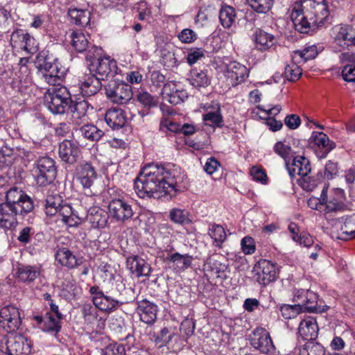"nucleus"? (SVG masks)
<instances>
[{"instance_id": "obj_1", "label": "nucleus", "mask_w": 355, "mask_h": 355, "mask_svg": "<svg viewBox=\"0 0 355 355\" xmlns=\"http://www.w3.org/2000/svg\"><path fill=\"white\" fill-rule=\"evenodd\" d=\"M186 175L171 164H150L144 166L136 180L134 189L139 198H159L173 196L182 188Z\"/></svg>"}, {"instance_id": "obj_2", "label": "nucleus", "mask_w": 355, "mask_h": 355, "mask_svg": "<svg viewBox=\"0 0 355 355\" xmlns=\"http://www.w3.org/2000/svg\"><path fill=\"white\" fill-rule=\"evenodd\" d=\"M329 14L326 0H300L294 4L291 18L296 31L309 33L328 22Z\"/></svg>"}, {"instance_id": "obj_3", "label": "nucleus", "mask_w": 355, "mask_h": 355, "mask_svg": "<svg viewBox=\"0 0 355 355\" xmlns=\"http://www.w3.org/2000/svg\"><path fill=\"white\" fill-rule=\"evenodd\" d=\"M6 202L17 216H24L31 212L34 209V202L32 198L24 191L16 187L8 191Z\"/></svg>"}, {"instance_id": "obj_4", "label": "nucleus", "mask_w": 355, "mask_h": 355, "mask_svg": "<svg viewBox=\"0 0 355 355\" xmlns=\"http://www.w3.org/2000/svg\"><path fill=\"white\" fill-rule=\"evenodd\" d=\"M343 196L342 189L336 188L329 189L328 184H324L320 193V205L324 207V214L336 213L345 209L341 201Z\"/></svg>"}, {"instance_id": "obj_5", "label": "nucleus", "mask_w": 355, "mask_h": 355, "mask_svg": "<svg viewBox=\"0 0 355 355\" xmlns=\"http://www.w3.org/2000/svg\"><path fill=\"white\" fill-rule=\"evenodd\" d=\"M57 170L55 161L49 157H40L34 168L36 184L40 187H45L51 184L56 177Z\"/></svg>"}, {"instance_id": "obj_6", "label": "nucleus", "mask_w": 355, "mask_h": 355, "mask_svg": "<svg viewBox=\"0 0 355 355\" xmlns=\"http://www.w3.org/2000/svg\"><path fill=\"white\" fill-rule=\"evenodd\" d=\"M107 208L110 216L118 223H125L134 215L132 205L123 197H112Z\"/></svg>"}, {"instance_id": "obj_7", "label": "nucleus", "mask_w": 355, "mask_h": 355, "mask_svg": "<svg viewBox=\"0 0 355 355\" xmlns=\"http://www.w3.org/2000/svg\"><path fill=\"white\" fill-rule=\"evenodd\" d=\"M64 73L65 69L62 67L58 60L57 58L51 60L50 57L45 58L44 64L40 68L41 78L52 86L60 83Z\"/></svg>"}, {"instance_id": "obj_8", "label": "nucleus", "mask_w": 355, "mask_h": 355, "mask_svg": "<svg viewBox=\"0 0 355 355\" xmlns=\"http://www.w3.org/2000/svg\"><path fill=\"white\" fill-rule=\"evenodd\" d=\"M105 89L106 96L114 103L125 104L132 97L131 86L124 82L110 81Z\"/></svg>"}, {"instance_id": "obj_9", "label": "nucleus", "mask_w": 355, "mask_h": 355, "mask_svg": "<svg viewBox=\"0 0 355 355\" xmlns=\"http://www.w3.org/2000/svg\"><path fill=\"white\" fill-rule=\"evenodd\" d=\"M250 343L252 347L261 353L276 355V348L270 335L264 328L255 329L250 335Z\"/></svg>"}, {"instance_id": "obj_10", "label": "nucleus", "mask_w": 355, "mask_h": 355, "mask_svg": "<svg viewBox=\"0 0 355 355\" xmlns=\"http://www.w3.org/2000/svg\"><path fill=\"white\" fill-rule=\"evenodd\" d=\"M21 324L19 309L12 305H7L0 310V326L8 333L15 332Z\"/></svg>"}, {"instance_id": "obj_11", "label": "nucleus", "mask_w": 355, "mask_h": 355, "mask_svg": "<svg viewBox=\"0 0 355 355\" xmlns=\"http://www.w3.org/2000/svg\"><path fill=\"white\" fill-rule=\"evenodd\" d=\"M89 293L92 295V302L99 310L110 313L123 304L118 300L105 295L97 286L90 287Z\"/></svg>"}, {"instance_id": "obj_12", "label": "nucleus", "mask_w": 355, "mask_h": 355, "mask_svg": "<svg viewBox=\"0 0 355 355\" xmlns=\"http://www.w3.org/2000/svg\"><path fill=\"white\" fill-rule=\"evenodd\" d=\"M254 270L256 272L257 281L263 286L274 282L277 278L278 270L276 264L266 259L258 261Z\"/></svg>"}, {"instance_id": "obj_13", "label": "nucleus", "mask_w": 355, "mask_h": 355, "mask_svg": "<svg viewBox=\"0 0 355 355\" xmlns=\"http://www.w3.org/2000/svg\"><path fill=\"white\" fill-rule=\"evenodd\" d=\"M118 69L116 62L110 57H101L96 62L90 64V71H94V74L99 79L103 80L110 77H113Z\"/></svg>"}, {"instance_id": "obj_14", "label": "nucleus", "mask_w": 355, "mask_h": 355, "mask_svg": "<svg viewBox=\"0 0 355 355\" xmlns=\"http://www.w3.org/2000/svg\"><path fill=\"white\" fill-rule=\"evenodd\" d=\"M32 344L30 340L21 334L10 336L6 343L7 355H29Z\"/></svg>"}, {"instance_id": "obj_15", "label": "nucleus", "mask_w": 355, "mask_h": 355, "mask_svg": "<svg viewBox=\"0 0 355 355\" xmlns=\"http://www.w3.org/2000/svg\"><path fill=\"white\" fill-rule=\"evenodd\" d=\"M250 70L243 64L236 62H230L226 65L225 76L230 81L229 85L235 87L248 78Z\"/></svg>"}, {"instance_id": "obj_16", "label": "nucleus", "mask_w": 355, "mask_h": 355, "mask_svg": "<svg viewBox=\"0 0 355 355\" xmlns=\"http://www.w3.org/2000/svg\"><path fill=\"white\" fill-rule=\"evenodd\" d=\"M309 139L316 146L315 153L319 159L325 158L336 147L335 142L322 132H313Z\"/></svg>"}, {"instance_id": "obj_17", "label": "nucleus", "mask_w": 355, "mask_h": 355, "mask_svg": "<svg viewBox=\"0 0 355 355\" xmlns=\"http://www.w3.org/2000/svg\"><path fill=\"white\" fill-rule=\"evenodd\" d=\"M76 178L85 189H89L97 178L95 168L90 162H82L76 167Z\"/></svg>"}, {"instance_id": "obj_18", "label": "nucleus", "mask_w": 355, "mask_h": 355, "mask_svg": "<svg viewBox=\"0 0 355 355\" xmlns=\"http://www.w3.org/2000/svg\"><path fill=\"white\" fill-rule=\"evenodd\" d=\"M137 312L140 320L147 324H153L157 320L158 307L156 304L146 299L137 301Z\"/></svg>"}, {"instance_id": "obj_19", "label": "nucleus", "mask_w": 355, "mask_h": 355, "mask_svg": "<svg viewBox=\"0 0 355 355\" xmlns=\"http://www.w3.org/2000/svg\"><path fill=\"white\" fill-rule=\"evenodd\" d=\"M286 166L291 178L296 175L302 177L309 175L311 170L309 160L302 155L295 156L291 163L288 160L286 162Z\"/></svg>"}, {"instance_id": "obj_20", "label": "nucleus", "mask_w": 355, "mask_h": 355, "mask_svg": "<svg viewBox=\"0 0 355 355\" xmlns=\"http://www.w3.org/2000/svg\"><path fill=\"white\" fill-rule=\"evenodd\" d=\"M39 327L44 331L56 335L61 329V320L56 315L53 316L51 313H46L44 316L35 315L33 318Z\"/></svg>"}, {"instance_id": "obj_21", "label": "nucleus", "mask_w": 355, "mask_h": 355, "mask_svg": "<svg viewBox=\"0 0 355 355\" xmlns=\"http://www.w3.org/2000/svg\"><path fill=\"white\" fill-rule=\"evenodd\" d=\"M80 148L76 143L65 139L59 144L58 154L61 159L68 164H74L79 156Z\"/></svg>"}, {"instance_id": "obj_22", "label": "nucleus", "mask_w": 355, "mask_h": 355, "mask_svg": "<svg viewBox=\"0 0 355 355\" xmlns=\"http://www.w3.org/2000/svg\"><path fill=\"white\" fill-rule=\"evenodd\" d=\"M101 79L91 73L85 74L79 80L80 92L84 96H92L98 93L102 87Z\"/></svg>"}, {"instance_id": "obj_23", "label": "nucleus", "mask_w": 355, "mask_h": 355, "mask_svg": "<svg viewBox=\"0 0 355 355\" xmlns=\"http://www.w3.org/2000/svg\"><path fill=\"white\" fill-rule=\"evenodd\" d=\"M318 326L315 318L308 317L302 320L298 327V334L303 340L313 341L318 334Z\"/></svg>"}, {"instance_id": "obj_24", "label": "nucleus", "mask_w": 355, "mask_h": 355, "mask_svg": "<svg viewBox=\"0 0 355 355\" xmlns=\"http://www.w3.org/2000/svg\"><path fill=\"white\" fill-rule=\"evenodd\" d=\"M56 261L62 266L69 269L74 268L80 266L83 263V258H77L72 252L67 248H59L55 254Z\"/></svg>"}, {"instance_id": "obj_25", "label": "nucleus", "mask_w": 355, "mask_h": 355, "mask_svg": "<svg viewBox=\"0 0 355 355\" xmlns=\"http://www.w3.org/2000/svg\"><path fill=\"white\" fill-rule=\"evenodd\" d=\"M127 266L132 274L137 277H148L151 268L150 265L139 256H132L127 259Z\"/></svg>"}, {"instance_id": "obj_26", "label": "nucleus", "mask_w": 355, "mask_h": 355, "mask_svg": "<svg viewBox=\"0 0 355 355\" xmlns=\"http://www.w3.org/2000/svg\"><path fill=\"white\" fill-rule=\"evenodd\" d=\"M126 116L123 110L119 108H111L105 115L106 123L112 130H119L123 128L126 123Z\"/></svg>"}, {"instance_id": "obj_27", "label": "nucleus", "mask_w": 355, "mask_h": 355, "mask_svg": "<svg viewBox=\"0 0 355 355\" xmlns=\"http://www.w3.org/2000/svg\"><path fill=\"white\" fill-rule=\"evenodd\" d=\"M193 257L188 254H181L178 252L172 254L168 260L170 262V267L175 272H181L189 268L192 263Z\"/></svg>"}, {"instance_id": "obj_28", "label": "nucleus", "mask_w": 355, "mask_h": 355, "mask_svg": "<svg viewBox=\"0 0 355 355\" xmlns=\"http://www.w3.org/2000/svg\"><path fill=\"white\" fill-rule=\"evenodd\" d=\"M17 224V215L6 202L0 204V227L10 230Z\"/></svg>"}, {"instance_id": "obj_29", "label": "nucleus", "mask_w": 355, "mask_h": 355, "mask_svg": "<svg viewBox=\"0 0 355 355\" xmlns=\"http://www.w3.org/2000/svg\"><path fill=\"white\" fill-rule=\"evenodd\" d=\"M207 70H202L197 68L192 69L189 78L190 84L196 88H205L211 84V77L207 73Z\"/></svg>"}, {"instance_id": "obj_30", "label": "nucleus", "mask_w": 355, "mask_h": 355, "mask_svg": "<svg viewBox=\"0 0 355 355\" xmlns=\"http://www.w3.org/2000/svg\"><path fill=\"white\" fill-rule=\"evenodd\" d=\"M87 220L94 227L104 228L107 224L108 215L103 209L94 207L89 209Z\"/></svg>"}, {"instance_id": "obj_31", "label": "nucleus", "mask_w": 355, "mask_h": 355, "mask_svg": "<svg viewBox=\"0 0 355 355\" xmlns=\"http://www.w3.org/2000/svg\"><path fill=\"white\" fill-rule=\"evenodd\" d=\"M40 275V269L37 266L21 265L17 268V279L25 283L33 282Z\"/></svg>"}, {"instance_id": "obj_32", "label": "nucleus", "mask_w": 355, "mask_h": 355, "mask_svg": "<svg viewBox=\"0 0 355 355\" xmlns=\"http://www.w3.org/2000/svg\"><path fill=\"white\" fill-rule=\"evenodd\" d=\"M350 29L351 26L349 25L338 24L331 28V37L334 42L339 46L343 47L345 45L348 46L349 44H347L345 42L347 40L349 41V39L350 38L349 37V31Z\"/></svg>"}, {"instance_id": "obj_33", "label": "nucleus", "mask_w": 355, "mask_h": 355, "mask_svg": "<svg viewBox=\"0 0 355 355\" xmlns=\"http://www.w3.org/2000/svg\"><path fill=\"white\" fill-rule=\"evenodd\" d=\"M67 14L71 21L78 26H87L89 24L91 13L88 10L71 7Z\"/></svg>"}, {"instance_id": "obj_34", "label": "nucleus", "mask_w": 355, "mask_h": 355, "mask_svg": "<svg viewBox=\"0 0 355 355\" xmlns=\"http://www.w3.org/2000/svg\"><path fill=\"white\" fill-rule=\"evenodd\" d=\"M256 47L260 51L268 49L275 43L274 35L262 30H257L254 35Z\"/></svg>"}, {"instance_id": "obj_35", "label": "nucleus", "mask_w": 355, "mask_h": 355, "mask_svg": "<svg viewBox=\"0 0 355 355\" xmlns=\"http://www.w3.org/2000/svg\"><path fill=\"white\" fill-rule=\"evenodd\" d=\"M92 109L89 103L85 99H77L71 101L68 107V110L72 114L73 118L81 119L85 117L89 110Z\"/></svg>"}, {"instance_id": "obj_36", "label": "nucleus", "mask_w": 355, "mask_h": 355, "mask_svg": "<svg viewBox=\"0 0 355 355\" xmlns=\"http://www.w3.org/2000/svg\"><path fill=\"white\" fill-rule=\"evenodd\" d=\"M236 11L234 8L230 6H222L219 12V20L220 24L225 28H230L235 24Z\"/></svg>"}, {"instance_id": "obj_37", "label": "nucleus", "mask_w": 355, "mask_h": 355, "mask_svg": "<svg viewBox=\"0 0 355 355\" xmlns=\"http://www.w3.org/2000/svg\"><path fill=\"white\" fill-rule=\"evenodd\" d=\"M88 37L80 31H73L70 35L71 44L77 52L82 53L89 47Z\"/></svg>"}, {"instance_id": "obj_38", "label": "nucleus", "mask_w": 355, "mask_h": 355, "mask_svg": "<svg viewBox=\"0 0 355 355\" xmlns=\"http://www.w3.org/2000/svg\"><path fill=\"white\" fill-rule=\"evenodd\" d=\"M318 55L317 47L315 45L309 46L302 50L295 51L292 54V60L298 63H304L313 59Z\"/></svg>"}, {"instance_id": "obj_39", "label": "nucleus", "mask_w": 355, "mask_h": 355, "mask_svg": "<svg viewBox=\"0 0 355 355\" xmlns=\"http://www.w3.org/2000/svg\"><path fill=\"white\" fill-rule=\"evenodd\" d=\"M325 348L318 342L307 341L299 350L300 355H325Z\"/></svg>"}, {"instance_id": "obj_40", "label": "nucleus", "mask_w": 355, "mask_h": 355, "mask_svg": "<svg viewBox=\"0 0 355 355\" xmlns=\"http://www.w3.org/2000/svg\"><path fill=\"white\" fill-rule=\"evenodd\" d=\"M47 91L51 93V95L54 96L55 98L57 97V98H58V100L67 107L71 103L72 100L71 94L68 89L64 86L59 85L58 86L55 85Z\"/></svg>"}, {"instance_id": "obj_41", "label": "nucleus", "mask_w": 355, "mask_h": 355, "mask_svg": "<svg viewBox=\"0 0 355 355\" xmlns=\"http://www.w3.org/2000/svg\"><path fill=\"white\" fill-rule=\"evenodd\" d=\"M45 102L48 109L53 114H64L66 110L68 109L57 97L55 98L54 96L51 95V93L48 91L45 95Z\"/></svg>"}, {"instance_id": "obj_42", "label": "nucleus", "mask_w": 355, "mask_h": 355, "mask_svg": "<svg viewBox=\"0 0 355 355\" xmlns=\"http://www.w3.org/2000/svg\"><path fill=\"white\" fill-rule=\"evenodd\" d=\"M81 135L92 141H98L104 135L103 132L94 125H84L79 129Z\"/></svg>"}, {"instance_id": "obj_43", "label": "nucleus", "mask_w": 355, "mask_h": 355, "mask_svg": "<svg viewBox=\"0 0 355 355\" xmlns=\"http://www.w3.org/2000/svg\"><path fill=\"white\" fill-rule=\"evenodd\" d=\"M208 234L211 239L216 247H220L222 243L226 240L227 235L223 227L218 224H211L209 225Z\"/></svg>"}, {"instance_id": "obj_44", "label": "nucleus", "mask_w": 355, "mask_h": 355, "mask_svg": "<svg viewBox=\"0 0 355 355\" xmlns=\"http://www.w3.org/2000/svg\"><path fill=\"white\" fill-rule=\"evenodd\" d=\"M250 8L257 13L266 14L272 8L275 0H247Z\"/></svg>"}, {"instance_id": "obj_45", "label": "nucleus", "mask_w": 355, "mask_h": 355, "mask_svg": "<svg viewBox=\"0 0 355 355\" xmlns=\"http://www.w3.org/2000/svg\"><path fill=\"white\" fill-rule=\"evenodd\" d=\"M62 205V200L60 196H48L44 205L46 215L51 216L57 215Z\"/></svg>"}, {"instance_id": "obj_46", "label": "nucleus", "mask_w": 355, "mask_h": 355, "mask_svg": "<svg viewBox=\"0 0 355 355\" xmlns=\"http://www.w3.org/2000/svg\"><path fill=\"white\" fill-rule=\"evenodd\" d=\"M300 63L292 60V62L286 66L284 75L289 81L297 80L302 74V69L298 66Z\"/></svg>"}, {"instance_id": "obj_47", "label": "nucleus", "mask_w": 355, "mask_h": 355, "mask_svg": "<svg viewBox=\"0 0 355 355\" xmlns=\"http://www.w3.org/2000/svg\"><path fill=\"white\" fill-rule=\"evenodd\" d=\"M189 216L188 211L178 208L172 209L169 213L171 220L177 224L183 225L191 223V220L189 219Z\"/></svg>"}, {"instance_id": "obj_48", "label": "nucleus", "mask_w": 355, "mask_h": 355, "mask_svg": "<svg viewBox=\"0 0 355 355\" xmlns=\"http://www.w3.org/2000/svg\"><path fill=\"white\" fill-rule=\"evenodd\" d=\"M205 124L212 127L221 128L223 125V116L220 111H211L203 115Z\"/></svg>"}, {"instance_id": "obj_49", "label": "nucleus", "mask_w": 355, "mask_h": 355, "mask_svg": "<svg viewBox=\"0 0 355 355\" xmlns=\"http://www.w3.org/2000/svg\"><path fill=\"white\" fill-rule=\"evenodd\" d=\"M173 337V333H170V331L167 327H164L159 333L154 334L152 339L156 345H159V347H162L169 343Z\"/></svg>"}, {"instance_id": "obj_50", "label": "nucleus", "mask_w": 355, "mask_h": 355, "mask_svg": "<svg viewBox=\"0 0 355 355\" xmlns=\"http://www.w3.org/2000/svg\"><path fill=\"white\" fill-rule=\"evenodd\" d=\"M318 295L315 293L310 291L309 294L306 295V304L302 306V311L305 310L309 312H323L324 309L321 310L320 307L317 306Z\"/></svg>"}, {"instance_id": "obj_51", "label": "nucleus", "mask_w": 355, "mask_h": 355, "mask_svg": "<svg viewBox=\"0 0 355 355\" xmlns=\"http://www.w3.org/2000/svg\"><path fill=\"white\" fill-rule=\"evenodd\" d=\"M137 99L144 108L148 110L155 107L157 105V99L147 92L138 94Z\"/></svg>"}, {"instance_id": "obj_52", "label": "nucleus", "mask_w": 355, "mask_h": 355, "mask_svg": "<svg viewBox=\"0 0 355 355\" xmlns=\"http://www.w3.org/2000/svg\"><path fill=\"white\" fill-rule=\"evenodd\" d=\"M204 267L205 270L213 272L217 275V277H219L220 272H223L227 268V266L222 264L216 259L209 257L205 261Z\"/></svg>"}, {"instance_id": "obj_53", "label": "nucleus", "mask_w": 355, "mask_h": 355, "mask_svg": "<svg viewBox=\"0 0 355 355\" xmlns=\"http://www.w3.org/2000/svg\"><path fill=\"white\" fill-rule=\"evenodd\" d=\"M27 33L22 29L15 31L10 37V44L15 49H21L26 40Z\"/></svg>"}, {"instance_id": "obj_54", "label": "nucleus", "mask_w": 355, "mask_h": 355, "mask_svg": "<svg viewBox=\"0 0 355 355\" xmlns=\"http://www.w3.org/2000/svg\"><path fill=\"white\" fill-rule=\"evenodd\" d=\"M180 124L169 121L167 119H163L159 123V130L160 132L165 133L168 132L180 133Z\"/></svg>"}, {"instance_id": "obj_55", "label": "nucleus", "mask_w": 355, "mask_h": 355, "mask_svg": "<svg viewBox=\"0 0 355 355\" xmlns=\"http://www.w3.org/2000/svg\"><path fill=\"white\" fill-rule=\"evenodd\" d=\"M205 58V50L202 48H191L189 50L186 59L189 65H193Z\"/></svg>"}, {"instance_id": "obj_56", "label": "nucleus", "mask_w": 355, "mask_h": 355, "mask_svg": "<svg viewBox=\"0 0 355 355\" xmlns=\"http://www.w3.org/2000/svg\"><path fill=\"white\" fill-rule=\"evenodd\" d=\"M125 354L124 345L116 343H110L102 349L103 355H124Z\"/></svg>"}, {"instance_id": "obj_57", "label": "nucleus", "mask_w": 355, "mask_h": 355, "mask_svg": "<svg viewBox=\"0 0 355 355\" xmlns=\"http://www.w3.org/2000/svg\"><path fill=\"white\" fill-rule=\"evenodd\" d=\"M281 313L285 319H291L296 317L301 311H302L299 305L284 304L281 307Z\"/></svg>"}, {"instance_id": "obj_58", "label": "nucleus", "mask_w": 355, "mask_h": 355, "mask_svg": "<svg viewBox=\"0 0 355 355\" xmlns=\"http://www.w3.org/2000/svg\"><path fill=\"white\" fill-rule=\"evenodd\" d=\"M298 184L304 190L311 191L316 187L318 182L309 175H306L300 177Z\"/></svg>"}, {"instance_id": "obj_59", "label": "nucleus", "mask_w": 355, "mask_h": 355, "mask_svg": "<svg viewBox=\"0 0 355 355\" xmlns=\"http://www.w3.org/2000/svg\"><path fill=\"white\" fill-rule=\"evenodd\" d=\"M187 98L188 94L187 91L181 88L177 91V93L171 94V96L166 100L172 105H178L184 102Z\"/></svg>"}, {"instance_id": "obj_60", "label": "nucleus", "mask_w": 355, "mask_h": 355, "mask_svg": "<svg viewBox=\"0 0 355 355\" xmlns=\"http://www.w3.org/2000/svg\"><path fill=\"white\" fill-rule=\"evenodd\" d=\"M274 151L282 157L285 160L286 163L291 154V148L289 146L284 144L282 141H278L274 146Z\"/></svg>"}, {"instance_id": "obj_61", "label": "nucleus", "mask_w": 355, "mask_h": 355, "mask_svg": "<svg viewBox=\"0 0 355 355\" xmlns=\"http://www.w3.org/2000/svg\"><path fill=\"white\" fill-rule=\"evenodd\" d=\"M241 248L244 254H252L255 252V243L254 239L250 236H245L242 239Z\"/></svg>"}, {"instance_id": "obj_62", "label": "nucleus", "mask_w": 355, "mask_h": 355, "mask_svg": "<svg viewBox=\"0 0 355 355\" xmlns=\"http://www.w3.org/2000/svg\"><path fill=\"white\" fill-rule=\"evenodd\" d=\"M178 39L183 43H191L197 39L196 33L190 28L183 29L178 35Z\"/></svg>"}, {"instance_id": "obj_63", "label": "nucleus", "mask_w": 355, "mask_h": 355, "mask_svg": "<svg viewBox=\"0 0 355 355\" xmlns=\"http://www.w3.org/2000/svg\"><path fill=\"white\" fill-rule=\"evenodd\" d=\"M342 76L347 82H355V63L347 64L344 66Z\"/></svg>"}, {"instance_id": "obj_64", "label": "nucleus", "mask_w": 355, "mask_h": 355, "mask_svg": "<svg viewBox=\"0 0 355 355\" xmlns=\"http://www.w3.org/2000/svg\"><path fill=\"white\" fill-rule=\"evenodd\" d=\"M342 230L346 234L355 237V214L345 219Z\"/></svg>"}]
</instances>
